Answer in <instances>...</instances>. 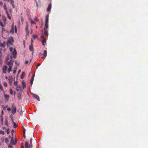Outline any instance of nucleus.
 I'll return each mask as SVG.
<instances>
[{
  "mask_svg": "<svg viewBox=\"0 0 148 148\" xmlns=\"http://www.w3.org/2000/svg\"><path fill=\"white\" fill-rule=\"evenodd\" d=\"M49 15H47L46 16L45 20V27L44 29V34L45 35L48 36V23H49Z\"/></svg>",
  "mask_w": 148,
  "mask_h": 148,
  "instance_id": "f257e3e1",
  "label": "nucleus"
},
{
  "mask_svg": "<svg viewBox=\"0 0 148 148\" xmlns=\"http://www.w3.org/2000/svg\"><path fill=\"white\" fill-rule=\"evenodd\" d=\"M11 107L12 108V114L14 115L16 113V107L15 104L14 103H12Z\"/></svg>",
  "mask_w": 148,
  "mask_h": 148,
  "instance_id": "f03ea898",
  "label": "nucleus"
},
{
  "mask_svg": "<svg viewBox=\"0 0 148 148\" xmlns=\"http://www.w3.org/2000/svg\"><path fill=\"white\" fill-rule=\"evenodd\" d=\"M3 21H4V23H3L1 22L0 24L1 25V26L2 27H4L6 25V18H5V19H3Z\"/></svg>",
  "mask_w": 148,
  "mask_h": 148,
  "instance_id": "7ed1b4c3",
  "label": "nucleus"
},
{
  "mask_svg": "<svg viewBox=\"0 0 148 148\" xmlns=\"http://www.w3.org/2000/svg\"><path fill=\"white\" fill-rule=\"evenodd\" d=\"M7 68L8 67L6 65H5L4 66H3L2 68V70H3V72L5 73H6V70L7 69Z\"/></svg>",
  "mask_w": 148,
  "mask_h": 148,
  "instance_id": "20e7f679",
  "label": "nucleus"
},
{
  "mask_svg": "<svg viewBox=\"0 0 148 148\" xmlns=\"http://www.w3.org/2000/svg\"><path fill=\"white\" fill-rule=\"evenodd\" d=\"M12 55L13 56L14 58H15L17 54V52L16 50L14 49L12 53Z\"/></svg>",
  "mask_w": 148,
  "mask_h": 148,
  "instance_id": "39448f33",
  "label": "nucleus"
},
{
  "mask_svg": "<svg viewBox=\"0 0 148 148\" xmlns=\"http://www.w3.org/2000/svg\"><path fill=\"white\" fill-rule=\"evenodd\" d=\"M43 56H42L41 57V58H45L47 56V51L46 50H45L44 51H43Z\"/></svg>",
  "mask_w": 148,
  "mask_h": 148,
  "instance_id": "423d86ee",
  "label": "nucleus"
},
{
  "mask_svg": "<svg viewBox=\"0 0 148 148\" xmlns=\"http://www.w3.org/2000/svg\"><path fill=\"white\" fill-rule=\"evenodd\" d=\"M51 8V3H49V4L48 8H47V12H49L50 11Z\"/></svg>",
  "mask_w": 148,
  "mask_h": 148,
  "instance_id": "0eeeda50",
  "label": "nucleus"
},
{
  "mask_svg": "<svg viewBox=\"0 0 148 148\" xmlns=\"http://www.w3.org/2000/svg\"><path fill=\"white\" fill-rule=\"evenodd\" d=\"M4 96L5 97V99L6 100V101H8L9 100V95H8L5 94L4 95Z\"/></svg>",
  "mask_w": 148,
  "mask_h": 148,
  "instance_id": "6e6552de",
  "label": "nucleus"
},
{
  "mask_svg": "<svg viewBox=\"0 0 148 148\" xmlns=\"http://www.w3.org/2000/svg\"><path fill=\"white\" fill-rule=\"evenodd\" d=\"M33 97L34 98L36 99L38 101H40V98L37 95L35 94L33 95Z\"/></svg>",
  "mask_w": 148,
  "mask_h": 148,
  "instance_id": "1a4fd4ad",
  "label": "nucleus"
},
{
  "mask_svg": "<svg viewBox=\"0 0 148 148\" xmlns=\"http://www.w3.org/2000/svg\"><path fill=\"white\" fill-rule=\"evenodd\" d=\"M10 1V3L11 4L13 8H15L14 2L13 0L12 1Z\"/></svg>",
  "mask_w": 148,
  "mask_h": 148,
  "instance_id": "9d476101",
  "label": "nucleus"
},
{
  "mask_svg": "<svg viewBox=\"0 0 148 148\" xmlns=\"http://www.w3.org/2000/svg\"><path fill=\"white\" fill-rule=\"evenodd\" d=\"M7 45L9 46L10 45H11L13 43H12L10 41V40H8L7 42Z\"/></svg>",
  "mask_w": 148,
  "mask_h": 148,
  "instance_id": "9b49d317",
  "label": "nucleus"
},
{
  "mask_svg": "<svg viewBox=\"0 0 148 148\" xmlns=\"http://www.w3.org/2000/svg\"><path fill=\"white\" fill-rule=\"evenodd\" d=\"M8 81L10 84V85H11L12 84V79L11 77H10L8 79Z\"/></svg>",
  "mask_w": 148,
  "mask_h": 148,
  "instance_id": "f8f14e48",
  "label": "nucleus"
},
{
  "mask_svg": "<svg viewBox=\"0 0 148 148\" xmlns=\"http://www.w3.org/2000/svg\"><path fill=\"white\" fill-rule=\"evenodd\" d=\"M46 42V39H42V45L45 46V43Z\"/></svg>",
  "mask_w": 148,
  "mask_h": 148,
  "instance_id": "ddd939ff",
  "label": "nucleus"
},
{
  "mask_svg": "<svg viewBox=\"0 0 148 148\" xmlns=\"http://www.w3.org/2000/svg\"><path fill=\"white\" fill-rule=\"evenodd\" d=\"M29 49L30 51H33V47L32 45H29ZM32 53H33V52H32Z\"/></svg>",
  "mask_w": 148,
  "mask_h": 148,
  "instance_id": "4468645a",
  "label": "nucleus"
},
{
  "mask_svg": "<svg viewBox=\"0 0 148 148\" xmlns=\"http://www.w3.org/2000/svg\"><path fill=\"white\" fill-rule=\"evenodd\" d=\"M12 67V65H10L9 66V67L8 70V73H10L11 71V68Z\"/></svg>",
  "mask_w": 148,
  "mask_h": 148,
  "instance_id": "2eb2a0df",
  "label": "nucleus"
},
{
  "mask_svg": "<svg viewBox=\"0 0 148 148\" xmlns=\"http://www.w3.org/2000/svg\"><path fill=\"white\" fill-rule=\"evenodd\" d=\"M8 40H10V41L12 43L14 42V41L13 39V38L12 36H11L10 37V38Z\"/></svg>",
  "mask_w": 148,
  "mask_h": 148,
  "instance_id": "dca6fc26",
  "label": "nucleus"
},
{
  "mask_svg": "<svg viewBox=\"0 0 148 148\" xmlns=\"http://www.w3.org/2000/svg\"><path fill=\"white\" fill-rule=\"evenodd\" d=\"M8 106L7 105L4 106V105H1L2 107L3 108L4 110H5L6 108L8 107Z\"/></svg>",
  "mask_w": 148,
  "mask_h": 148,
  "instance_id": "f3484780",
  "label": "nucleus"
},
{
  "mask_svg": "<svg viewBox=\"0 0 148 148\" xmlns=\"http://www.w3.org/2000/svg\"><path fill=\"white\" fill-rule=\"evenodd\" d=\"M12 121H13V119L12 118ZM13 122V124L14 127L15 128H16L17 127V125L16 123L15 122Z\"/></svg>",
  "mask_w": 148,
  "mask_h": 148,
  "instance_id": "a211bd4d",
  "label": "nucleus"
},
{
  "mask_svg": "<svg viewBox=\"0 0 148 148\" xmlns=\"http://www.w3.org/2000/svg\"><path fill=\"white\" fill-rule=\"evenodd\" d=\"M25 148H29V144L26 141L25 142Z\"/></svg>",
  "mask_w": 148,
  "mask_h": 148,
  "instance_id": "6ab92c4d",
  "label": "nucleus"
},
{
  "mask_svg": "<svg viewBox=\"0 0 148 148\" xmlns=\"http://www.w3.org/2000/svg\"><path fill=\"white\" fill-rule=\"evenodd\" d=\"M25 75V73L24 72H23L22 73V75H21V79H23V78H24V76Z\"/></svg>",
  "mask_w": 148,
  "mask_h": 148,
  "instance_id": "aec40b11",
  "label": "nucleus"
},
{
  "mask_svg": "<svg viewBox=\"0 0 148 148\" xmlns=\"http://www.w3.org/2000/svg\"><path fill=\"white\" fill-rule=\"evenodd\" d=\"M26 31L27 34H28L29 32V30L28 29L27 25L26 26Z\"/></svg>",
  "mask_w": 148,
  "mask_h": 148,
  "instance_id": "412c9836",
  "label": "nucleus"
},
{
  "mask_svg": "<svg viewBox=\"0 0 148 148\" xmlns=\"http://www.w3.org/2000/svg\"><path fill=\"white\" fill-rule=\"evenodd\" d=\"M7 64L8 65H9V66L10 65H12V63L11 62V60L10 61L8 62Z\"/></svg>",
  "mask_w": 148,
  "mask_h": 148,
  "instance_id": "4be33fe9",
  "label": "nucleus"
},
{
  "mask_svg": "<svg viewBox=\"0 0 148 148\" xmlns=\"http://www.w3.org/2000/svg\"><path fill=\"white\" fill-rule=\"evenodd\" d=\"M5 142L7 144H8L9 142L8 139V138H5Z\"/></svg>",
  "mask_w": 148,
  "mask_h": 148,
  "instance_id": "5701e85b",
  "label": "nucleus"
},
{
  "mask_svg": "<svg viewBox=\"0 0 148 148\" xmlns=\"http://www.w3.org/2000/svg\"><path fill=\"white\" fill-rule=\"evenodd\" d=\"M37 37V35L34 34L32 35V37L34 39H35Z\"/></svg>",
  "mask_w": 148,
  "mask_h": 148,
  "instance_id": "b1692460",
  "label": "nucleus"
},
{
  "mask_svg": "<svg viewBox=\"0 0 148 148\" xmlns=\"http://www.w3.org/2000/svg\"><path fill=\"white\" fill-rule=\"evenodd\" d=\"M6 13L7 14V16H8V18L10 19V20H11V18L10 17V15H9V13L7 12H6Z\"/></svg>",
  "mask_w": 148,
  "mask_h": 148,
  "instance_id": "393cba45",
  "label": "nucleus"
},
{
  "mask_svg": "<svg viewBox=\"0 0 148 148\" xmlns=\"http://www.w3.org/2000/svg\"><path fill=\"white\" fill-rule=\"evenodd\" d=\"M6 133L8 134H9L10 133V129L9 128H8L6 130Z\"/></svg>",
  "mask_w": 148,
  "mask_h": 148,
  "instance_id": "a878e982",
  "label": "nucleus"
},
{
  "mask_svg": "<svg viewBox=\"0 0 148 148\" xmlns=\"http://www.w3.org/2000/svg\"><path fill=\"white\" fill-rule=\"evenodd\" d=\"M34 79L31 78L30 80V83L31 85H32L33 84Z\"/></svg>",
  "mask_w": 148,
  "mask_h": 148,
  "instance_id": "bb28decb",
  "label": "nucleus"
},
{
  "mask_svg": "<svg viewBox=\"0 0 148 148\" xmlns=\"http://www.w3.org/2000/svg\"><path fill=\"white\" fill-rule=\"evenodd\" d=\"M1 121L2 123H3V116H1Z\"/></svg>",
  "mask_w": 148,
  "mask_h": 148,
  "instance_id": "cd10ccee",
  "label": "nucleus"
},
{
  "mask_svg": "<svg viewBox=\"0 0 148 148\" xmlns=\"http://www.w3.org/2000/svg\"><path fill=\"white\" fill-rule=\"evenodd\" d=\"M0 89L1 91L3 90V88L2 85L0 84Z\"/></svg>",
  "mask_w": 148,
  "mask_h": 148,
  "instance_id": "c85d7f7f",
  "label": "nucleus"
},
{
  "mask_svg": "<svg viewBox=\"0 0 148 148\" xmlns=\"http://www.w3.org/2000/svg\"><path fill=\"white\" fill-rule=\"evenodd\" d=\"M18 97L19 100H21V94L19 93V95L18 96Z\"/></svg>",
  "mask_w": 148,
  "mask_h": 148,
  "instance_id": "c756f323",
  "label": "nucleus"
},
{
  "mask_svg": "<svg viewBox=\"0 0 148 148\" xmlns=\"http://www.w3.org/2000/svg\"><path fill=\"white\" fill-rule=\"evenodd\" d=\"M4 134V132L3 131L1 130H0V134Z\"/></svg>",
  "mask_w": 148,
  "mask_h": 148,
  "instance_id": "7c9ffc66",
  "label": "nucleus"
},
{
  "mask_svg": "<svg viewBox=\"0 0 148 148\" xmlns=\"http://www.w3.org/2000/svg\"><path fill=\"white\" fill-rule=\"evenodd\" d=\"M10 93L11 95L13 94V90L11 88L10 89Z\"/></svg>",
  "mask_w": 148,
  "mask_h": 148,
  "instance_id": "2f4dec72",
  "label": "nucleus"
},
{
  "mask_svg": "<svg viewBox=\"0 0 148 148\" xmlns=\"http://www.w3.org/2000/svg\"><path fill=\"white\" fill-rule=\"evenodd\" d=\"M4 86L5 87H7L8 84L7 83L4 82L3 83Z\"/></svg>",
  "mask_w": 148,
  "mask_h": 148,
  "instance_id": "473e14b6",
  "label": "nucleus"
},
{
  "mask_svg": "<svg viewBox=\"0 0 148 148\" xmlns=\"http://www.w3.org/2000/svg\"><path fill=\"white\" fill-rule=\"evenodd\" d=\"M17 84H18V82H17V81H16L15 82H14V84L16 86H17Z\"/></svg>",
  "mask_w": 148,
  "mask_h": 148,
  "instance_id": "72a5a7b5",
  "label": "nucleus"
},
{
  "mask_svg": "<svg viewBox=\"0 0 148 148\" xmlns=\"http://www.w3.org/2000/svg\"><path fill=\"white\" fill-rule=\"evenodd\" d=\"M40 65V63H38L37 66H36V69H37L38 68V67Z\"/></svg>",
  "mask_w": 148,
  "mask_h": 148,
  "instance_id": "f704fd0d",
  "label": "nucleus"
},
{
  "mask_svg": "<svg viewBox=\"0 0 148 148\" xmlns=\"http://www.w3.org/2000/svg\"><path fill=\"white\" fill-rule=\"evenodd\" d=\"M34 20L35 21H38V18H37L36 17H35V18H34Z\"/></svg>",
  "mask_w": 148,
  "mask_h": 148,
  "instance_id": "c9c22d12",
  "label": "nucleus"
},
{
  "mask_svg": "<svg viewBox=\"0 0 148 148\" xmlns=\"http://www.w3.org/2000/svg\"><path fill=\"white\" fill-rule=\"evenodd\" d=\"M40 38L42 39H46L44 37V36L42 34L40 36Z\"/></svg>",
  "mask_w": 148,
  "mask_h": 148,
  "instance_id": "e433bc0d",
  "label": "nucleus"
},
{
  "mask_svg": "<svg viewBox=\"0 0 148 148\" xmlns=\"http://www.w3.org/2000/svg\"><path fill=\"white\" fill-rule=\"evenodd\" d=\"M11 52H12L13 50V48L12 47H10L9 48Z\"/></svg>",
  "mask_w": 148,
  "mask_h": 148,
  "instance_id": "4c0bfd02",
  "label": "nucleus"
},
{
  "mask_svg": "<svg viewBox=\"0 0 148 148\" xmlns=\"http://www.w3.org/2000/svg\"><path fill=\"white\" fill-rule=\"evenodd\" d=\"M7 110L9 111H10L11 110V108L9 107L7 109Z\"/></svg>",
  "mask_w": 148,
  "mask_h": 148,
  "instance_id": "58836bf2",
  "label": "nucleus"
},
{
  "mask_svg": "<svg viewBox=\"0 0 148 148\" xmlns=\"http://www.w3.org/2000/svg\"><path fill=\"white\" fill-rule=\"evenodd\" d=\"M2 54L1 52H0V60H1V58L2 57Z\"/></svg>",
  "mask_w": 148,
  "mask_h": 148,
  "instance_id": "ea45409f",
  "label": "nucleus"
},
{
  "mask_svg": "<svg viewBox=\"0 0 148 148\" xmlns=\"http://www.w3.org/2000/svg\"><path fill=\"white\" fill-rule=\"evenodd\" d=\"M42 54L41 53H39V56L41 58V57L42 56Z\"/></svg>",
  "mask_w": 148,
  "mask_h": 148,
  "instance_id": "a19ab883",
  "label": "nucleus"
},
{
  "mask_svg": "<svg viewBox=\"0 0 148 148\" xmlns=\"http://www.w3.org/2000/svg\"><path fill=\"white\" fill-rule=\"evenodd\" d=\"M31 23L32 24H35V22L33 20H32L31 21Z\"/></svg>",
  "mask_w": 148,
  "mask_h": 148,
  "instance_id": "79ce46f5",
  "label": "nucleus"
},
{
  "mask_svg": "<svg viewBox=\"0 0 148 148\" xmlns=\"http://www.w3.org/2000/svg\"><path fill=\"white\" fill-rule=\"evenodd\" d=\"M19 88H20V87L18 86L16 88V89L17 91H18L19 90Z\"/></svg>",
  "mask_w": 148,
  "mask_h": 148,
  "instance_id": "37998d69",
  "label": "nucleus"
},
{
  "mask_svg": "<svg viewBox=\"0 0 148 148\" xmlns=\"http://www.w3.org/2000/svg\"><path fill=\"white\" fill-rule=\"evenodd\" d=\"M30 144H32V139L31 138L30 141Z\"/></svg>",
  "mask_w": 148,
  "mask_h": 148,
  "instance_id": "c03bdc74",
  "label": "nucleus"
},
{
  "mask_svg": "<svg viewBox=\"0 0 148 148\" xmlns=\"http://www.w3.org/2000/svg\"><path fill=\"white\" fill-rule=\"evenodd\" d=\"M8 148H12V145L10 144H9L8 145Z\"/></svg>",
  "mask_w": 148,
  "mask_h": 148,
  "instance_id": "a18cd8bd",
  "label": "nucleus"
},
{
  "mask_svg": "<svg viewBox=\"0 0 148 148\" xmlns=\"http://www.w3.org/2000/svg\"><path fill=\"white\" fill-rule=\"evenodd\" d=\"M21 148H24V146L23 145V143L21 144Z\"/></svg>",
  "mask_w": 148,
  "mask_h": 148,
  "instance_id": "49530a36",
  "label": "nucleus"
},
{
  "mask_svg": "<svg viewBox=\"0 0 148 148\" xmlns=\"http://www.w3.org/2000/svg\"><path fill=\"white\" fill-rule=\"evenodd\" d=\"M30 147L31 148H32V144H30V145H29V147Z\"/></svg>",
  "mask_w": 148,
  "mask_h": 148,
  "instance_id": "de8ad7c7",
  "label": "nucleus"
},
{
  "mask_svg": "<svg viewBox=\"0 0 148 148\" xmlns=\"http://www.w3.org/2000/svg\"><path fill=\"white\" fill-rule=\"evenodd\" d=\"M14 130L13 129H12L11 130L12 132L13 133H14Z\"/></svg>",
  "mask_w": 148,
  "mask_h": 148,
  "instance_id": "09e8293b",
  "label": "nucleus"
},
{
  "mask_svg": "<svg viewBox=\"0 0 148 148\" xmlns=\"http://www.w3.org/2000/svg\"><path fill=\"white\" fill-rule=\"evenodd\" d=\"M15 31L16 32L17 31V29H16V25H15Z\"/></svg>",
  "mask_w": 148,
  "mask_h": 148,
  "instance_id": "8fccbe9b",
  "label": "nucleus"
},
{
  "mask_svg": "<svg viewBox=\"0 0 148 148\" xmlns=\"http://www.w3.org/2000/svg\"><path fill=\"white\" fill-rule=\"evenodd\" d=\"M34 77H35V74H34L32 76V77L31 78L34 79Z\"/></svg>",
  "mask_w": 148,
  "mask_h": 148,
  "instance_id": "3c124183",
  "label": "nucleus"
},
{
  "mask_svg": "<svg viewBox=\"0 0 148 148\" xmlns=\"http://www.w3.org/2000/svg\"><path fill=\"white\" fill-rule=\"evenodd\" d=\"M26 87V85H23V88H25Z\"/></svg>",
  "mask_w": 148,
  "mask_h": 148,
  "instance_id": "603ef678",
  "label": "nucleus"
},
{
  "mask_svg": "<svg viewBox=\"0 0 148 148\" xmlns=\"http://www.w3.org/2000/svg\"><path fill=\"white\" fill-rule=\"evenodd\" d=\"M3 4V3L1 2H0V5L1 6H2Z\"/></svg>",
  "mask_w": 148,
  "mask_h": 148,
  "instance_id": "864d4df0",
  "label": "nucleus"
},
{
  "mask_svg": "<svg viewBox=\"0 0 148 148\" xmlns=\"http://www.w3.org/2000/svg\"><path fill=\"white\" fill-rule=\"evenodd\" d=\"M5 125H8V122H7V121H5Z\"/></svg>",
  "mask_w": 148,
  "mask_h": 148,
  "instance_id": "5fc2aeb1",
  "label": "nucleus"
},
{
  "mask_svg": "<svg viewBox=\"0 0 148 148\" xmlns=\"http://www.w3.org/2000/svg\"><path fill=\"white\" fill-rule=\"evenodd\" d=\"M2 50V48H0V52H1Z\"/></svg>",
  "mask_w": 148,
  "mask_h": 148,
  "instance_id": "6e6d98bb",
  "label": "nucleus"
},
{
  "mask_svg": "<svg viewBox=\"0 0 148 148\" xmlns=\"http://www.w3.org/2000/svg\"><path fill=\"white\" fill-rule=\"evenodd\" d=\"M2 128L3 130H4L6 129V127H5L3 126L2 127Z\"/></svg>",
  "mask_w": 148,
  "mask_h": 148,
  "instance_id": "4d7b16f0",
  "label": "nucleus"
},
{
  "mask_svg": "<svg viewBox=\"0 0 148 148\" xmlns=\"http://www.w3.org/2000/svg\"><path fill=\"white\" fill-rule=\"evenodd\" d=\"M28 62V61H25V63L26 64H27Z\"/></svg>",
  "mask_w": 148,
  "mask_h": 148,
  "instance_id": "13d9d810",
  "label": "nucleus"
},
{
  "mask_svg": "<svg viewBox=\"0 0 148 148\" xmlns=\"http://www.w3.org/2000/svg\"><path fill=\"white\" fill-rule=\"evenodd\" d=\"M23 136L25 138H26L25 134L23 135Z\"/></svg>",
  "mask_w": 148,
  "mask_h": 148,
  "instance_id": "bf43d9fd",
  "label": "nucleus"
},
{
  "mask_svg": "<svg viewBox=\"0 0 148 148\" xmlns=\"http://www.w3.org/2000/svg\"><path fill=\"white\" fill-rule=\"evenodd\" d=\"M3 0V1H8L9 2L10 1V0Z\"/></svg>",
  "mask_w": 148,
  "mask_h": 148,
  "instance_id": "052dcab7",
  "label": "nucleus"
},
{
  "mask_svg": "<svg viewBox=\"0 0 148 148\" xmlns=\"http://www.w3.org/2000/svg\"><path fill=\"white\" fill-rule=\"evenodd\" d=\"M21 71V70H19L18 71V73H20Z\"/></svg>",
  "mask_w": 148,
  "mask_h": 148,
  "instance_id": "680f3d73",
  "label": "nucleus"
},
{
  "mask_svg": "<svg viewBox=\"0 0 148 148\" xmlns=\"http://www.w3.org/2000/svg\"><path fill=\"white\" fill-rule=\"evenodd\" d=\"M1 114L2 115H3V114H4V112H3V111H2V112H1Z\"/></svg>",
  "mask_w": 148,
  "mask_h": 148,
  "instance_id": "e2e57ef3",
  "label": "nucleus"
},
{
  "mask_svg": "<svg viewBox=\"0 0 148 148\" xmlns=\"http://www.w3.org/2000/svg\"><path fill=\"white\" fill-rule=\"evenodd\" d=\"M16 72V70H14V71H13V73H15Z\"/></svg>",
  "mask_w": 148,
  "mask_h": 148,
  "instance_id": "0e129e2a",
  "label": "nucleus"
},
{
  "mask_svg": "<svg viewBox=\"0 0 148 148\" xmlns=\"http://www.w3.org/2000/svg\"><path fill=\"white\" fill-rule=\"evenodd\" d=\"M26 131V130L24 128L23 129V132H25Z\"/></svg>",
  "mask_w": 148,
  "mask_h": 148,
  "instance_id": "69168bd1",
  "label": "nucleus"
},
{
  "mask_svg": "<svg viewBox=\"0 0 148 148\" xmlns=\"http://www.w3.org/2000/svg\"><path fill=\"white\" fill-rule=\"evenodd\" d=\"M4 8L5 9H6V7H5V5H4Z\"/></svg>",
  "mask_w": 148,
  "mask_h": 148,
  "instance_id": "338daca9",
  "label": "nucleus"
},
{
  "mask_svg": "<svg viewBox=\"0 0 148 148\" xmlns=\"http://www.w3.org/2000/svg\"><path fill=\"white\" fill-rule=\"evenodd\" d=\"M23 135L25 134V132H23Z\"/></svg>",
  "mask_w": 148,
  "mask_h": 148,
  "instance_id": "774afa93",
  "label": "nucleus"
}]
</instances>
